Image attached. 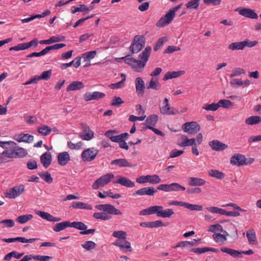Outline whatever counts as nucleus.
Segmentation results:
<instances>
[{
	"label": "nucleus",
	"mask_w": 261,
	"mask_h": 261,
	"mask_svg": "<svg viewBox=\"0 0 261 261\" xmlns=\"http://www.w3.org/2000/svg\"><path fill=\"white\" fill-rule=\"evenodd\" d=\"M126 233L124 231H114L112 236L118 239L113 243V245L119 247L120 250L124 252H129L132 249L130 242L126 240Z\"/></svg>",
	"instance_id": "nucleus-1"
},
{
	"label": "nucleus",
	"mask_w": 261,
	"mask_h": 261,
	"mask_svg": "<svg viewBox=\"0 0 261 261\" xmlns=\"http://www.w3.org/2000/svg\"><path fill=\"white\" fill-rule=\"evenodd\" d=\"M145 39L142 35H136L130 46V51L132 54H136L139 52L145 46Z\"/></svg>",
	"instance_id": "nucleus-2"
},
{
	"label": "nucleus",
	"mask_w": 261,
	"mask_h": 261,
	"mask_svg": "<svg viewBox=\"0 0 261 261\" xmlns=\"http://www.w3.org/2000/svg\"><path fill=\"white\" fill-rule=\"evenodd\" d=\"M124 62L132 67L133 69L138 72H142L145 66V64L139 60H137L129 56L123 57Z\"/></svg>",
	"instance_id": "nucleus-3"
},
{
	"label": "nucleus",
	"mask_w": 261,
	"mask_h": 261,
	"mask_svg": "<svg viewBox=\"0 0 261 261\" xmlns=\"http://www.w3.org/2000/svg\"><path fill=\"white\" fill-rule=\"evenodd\" d=\"M25 187L22 184L15 186L8 189L5 193L6 197L10 199H15L20 196L24 191Z\"/></svg>",
	"instance_id": "nucleus-4"
},
{
	"label": "nucleus",
	"mask_w": 261,
	"mask_h": 261,
	"mask_svg": "<svg viewBox=\"0 0 261 261\" xmlns=\"http://www.w3.org/2000/svg\"><path fill=\"white\" fill-rule=\"evenodd\" d=\"M114 177V175L112 173L105 174L96 179L92 184V187L94 190L98 189L100 187H103L108 184Z\"/></svg>",
	"instance_id": "nucleus-5"
},
{
	"label": "nucleus",
	"mask_w": 261,
	"mask_h": 261,
	"mask_svg": "<svg viewBox=\"0 0 261 261\" xmlns=\"http://www.w3.org/2000/svg\"><path fill=\"white\" fill-rule=\"evenodd\" d=\"M95 208L99 211L107 212L111 215H121L122 212L117 209L114 205L110 204H101L95 206Z\"/></svg>",
	"instance_id": "nucleus-6"
},
{
	"label": "nucleus",
	"mask_w": 261,
	"mask_h": 261,
	"mask_svg": "<svg viewBox=\"0 0 261 261\" xmlns=\"http://www.w3.org/2000/svg\"><path fill=\"white\" fill-rule=\"evenodd\" d=\"M161 181L160 177L156 174L150 175H142L136 179V182L139 184H144L149 182L152 184H159Z\"/></svg>",
	"instance_id": "nucleus-7"
},
{
	"label": "nucleus",
	"mask_w": 261,
	"mask_h": 261,
	"mask_svg": "<svg viewBox=\"0 0 261 261\" xmlns=\"http://www.w3.org/2000/svg\"><path fill=\"white\" fill-rule=\"evenodd\" d=\"M98 153V150L94 147L88 148L84 150L81 154V158L84 162L93 161Z\"/></svg>",
	"instance_id": "nucleus-8"
},
{
	"label": "nucleus",
	"mask_w": 261,
	"mask_h": 261,
	"mask_svg": "<svg viewBox=\"0 0 261 261\" xmlns=\"http://www.w3.org/2000/svg\"><path fill=\"white\" fill-rule=\"evenodd\" d=\"M182 130L190 134H194L198 133L200 129V126L195 121L186 122L182 126Z\"/></svg>",
	"instance_id": "nucleus-9"
},
{
	"label": "nucleus",
	"mask_w": 261,
	"mask_h": 261,
	"mask_svg": "<svg viewBox=\"0 0 261 261\" xmlns=\"http://www.w3.org/2000/svg\"><path fill=\"white\" fill-rule=\"evenodd\" d=\"M245 161H246V158L245 155L240 153H235L231 157L230 163L233 165L241 166L245 164Z\"/></svg>",
	"instance_id": "nucleus-10"
},
{
	"label": "nucleus",
	"mask_w": 261,
	"mask_h": 261,
	"mask_svg": "<svg viewBox=\"0 0 261 261\" xmlns=\"http://www.w3.org/2000/svg\"><path fill=\"white\" fill-rule=\"evenodd\" d=\"M105 94L98 91L93 92H86L83 95L84 99L86 101H90L93 100H98L104 98Z\"/></svg>",
	"instance_id": "nucleus-11"
},
{
	"label": "nucleus",
	"mask_w": 261,
	"mask_h": 261,
	"mask_svg": "<svg viewBox=\"0 0 261 261\" xmlns=\"http://www.w3.org/2000/svg\"><path fill=\"white\" fill-rule=\"evenodd\" d=\"M175 16L169 11L165 16L161 17L156 23L158 27H163L169 24L173 19Z\"/></svg>",
	"instance_id": "nucleus-12"
},
{
	"label": "nucleus",
	"mask_w": 261,
	"mask_h": 261,
	"mask_svg": "<svg viewBox=\"0 0 261 261\" xmlns=\"http://www.w3.org/2000/svg\"><path fill=\"white\" fill-rule=\"evenodd\" d=\"M156 207H157V209L156 210L155 214L158 217L162 218H170L174 214V211L172 209L167 208L164 210L163 207L160 205H156Z\"/></svg>",
	"instance_id": "nucleus-13"
},
{
	"label": "nucleus",
	"mask_w": 261,
	"mask_h": 261,
	"mask_svg": "<svg viewBox=\"0 0 261 261\" xmlns=\"http://www.w3.org/2000/svg\"><path fill=\"white\" fill-rule=\"evenodd\" d=\"M34 43L35 44V46L38 45V41L37 39H34L27 43L18 44L17 45L10 47L9 48V50L18 51L20 50H24L31 47Z\"/></svg>",
	"instance_id": "nucleus-14"
},
{
	"label": "nucleus",
	"mask_w": 261,
	"mask_h": 261,
	"mask_svg": "<svg viewBox=\"0 0 261 261\" xmlns=\"http://www.w3.org/2000/svg\"><path fill=\"white\" fill-rule=\"evenodd\" d=\"M14 139L18 142L31 143L34 140V136L28 134H18L14 136Z\"/></svg>",
	"instance_id": "nucleus-15"
},
{
	"label": "nucleus",
	"mask_w": 261,
	"mask_h": 261,
	"mask_svg": "<svg viewBox=\"0 0 261 261\" xmlns=\"http://www.w3.org/2000/svg\"><path fill=\"white\" fill-rule=\"evenodd\" d=\"M239 13L242 16L251 19H257L258 17V15L254 11L249 8H242L239 10Z\"/></svg>",
	"instance_id": "nucleus-16"
},
{
	"label": "nucleus",
	"mask_w": 261,
	"mask_h": 261,
	"mask_svg": "<svg viewBox=\"0 0 261 261\" xmlns=\"http://www.w3.org/2000/svg\"><path fill=\"white\" fill-rule=\"evenodd\" d=\"M156 192V190H154V188L152 187H148L143 188L136 191L133 193L134 195H138L140 196H143L147 195L149 196H153Z\"/></svg>",
	"instance_id": "nucleus-17"
},
{
	"label": "nucleus",
	"mask_w": 261,
	"mask_h": 261,
	"mask_svg": "<svg viewBox=\"0 0 261 261\" xmlns=\"http://www.w3.org/2000/svg\"><path fill=\"white\" fill-rule=\"evenodd\" d=\"M209 145L213 150L217 151H222L228 148L227 145L216 140L210 142Z\"/></svg>",
	"instance_id": "nucleus-18"
},
{
	"label": "nucleus",
	"mask_w": 261,
	"mask_h": 261,
	"mask_svg": "<svg viewBox=\"0 0 261 261\" xmlns=\"http://www.w3.org/2000/svg\"><path fill=\"white\" fill-rule=\"evenodd\" d=\"M12 148L14 154V158H22L25 156L27 154L25 150L17 146L16 143H15V144H13Z\"/></svg>",
	"instance_id": "nucleus-19"
},
{
	"label": "nucleus",
	"mask_w": 261,
	"mask_h": 261,
	"mask_svg": "<svg viewBox=\"0 0 261 261\" xmlns=\"http://www.w3.org/2000/svg\"><path fill=\"white\" fill-rule=\"evenodd\" d=\"M70 160V156L69 154L66 151L61 152L58 155V162L61 166H65Z\"/></svg>",
	"instance_id": "nucleus-20"
},
{
	"label": "nucleus",
	"mask_w": 261,
	"mask_h": 261,
	"mask_svg": "<svg viewBox=\"0 0 261 261\" xmlns=\"http://www.w3.org/2000/svg\"><path fill=\"white\" fill-rule=\"evenodd\" d=\"M181 142H178V145L180 147H187L193 146L196 143V139L195 138L189 139L186 135L181 136Z\"/></svg>",
	"instance_id": "nucleus-21"
},
{
	"label": "nucleus",
	"mask_w": 261,
	"mask_h": 261,
	"mask_svg": "<svg viewBox=\"0 0 261 261\" xmlns=\"http://www.w3.org/2000/svg\"><path fill=\"white\" fill-rule=\"evenodd\" d=\"M113 182L114 184H119L123 186L128 188H132L135 186L133 181L124 176H119V178L116 181H113Z\"/></svg>",
	"instance_id": "nucleus-22"
},
{
	"label": "nucleus",
	"mask_w": 261,
	"mask_h": 261,
	"mask_svg": "<svg viewBox=\"0 0 261 261\" xmlns=\"http://www.w3.org/2000/svg\"><path fill=\"white\" fill-rule=\"evenodd\" d=\"M37 214L42 218L47 220L50 222H59L61 220V218L55 217L49 213L45 212L38 211L37 212Z\"/></svg>",
	"instance_id": "nucleus-23"
},
{
	"label": "nucleus",
	"mask_w": 261,
	"mask_h": 261,
	"mask_svg": "<svg viewBox=\"0 0 261 261\" xmlns=\"http://www.w3.org/2000/svg\"><path fill=\"white\" fill-rule=\"evenodd\" d=\"M136 92L138 94L143 95L145 89V83L143 80L140 77H138L135 80Z\"/></svg>",
	"instance_id": "nucleus-24"
},
{
	"label": "nucleus",
	"mask_w": 261,
	"mask_h": 261,
	"mask_svg": "<svg viewBox=\"0 0 261 261\" xmlns=\"http://www.w3.org/2000/svg\"><path fill=\"white\" fill-rule=\"evenodd\" d=\"M67 227H70V222L65 221L56 223L53 227V230L56 232H59L65 230Z\"/></svg>",
	"instance_id": "nucleus-25"
},
{
	"label": "nucleus",
	"mask_w": 261,
	"mask_h": 261,
	"mask_svg": "<svg viewBox=\"0 0 261 261\" xmlns=\"http://www.w3.org/2000/svg\"><path fill=\"white\" fill-rule=\"evenodd\" d=\"M83 133L81 135V138L85 140H90L93 137V133L87 125H83Z\"/></svg>",
	"instance_id": "nucleus-26"
},
{
	"label": "nucleus",
	"mask_w": 261,
	"mask_h": 261,
	"mask_svg": "<svg viewBox=\"0 0 261 261\" xmlns=\"http://www.w3.org/2000/svg\"><path fill=\"white\" fill-rule=\"evenodd\" d=\"M40 161L43 166L47 168L51 164V155L50 152H46L40 156Z\"/></svg>",
	"instance_id": "nucleus-27"
},
{
	"label": "nucleus",
	"mask_w": 261,
	"mask_h": 261,
	"mask_svg": "<svg viewBox=\"0 0 261 261\" xmlns=\"http://www.w3.org/2000/svg\"><path fill=\"white\" fill-rule=\"evenodd\" d=\"M206 181L203 179L190 177L188 179V184L191 186H202L205 185Z\"/></svg>",
	"instance_id": "nucleus-28"
},
{
	"label": "nucleus",
	"mask_w": 261,
	"mask_h": 261,
	"mask_svg": "<svg viewBox=\"0 0 261 261\" xmlns=\"http://www.w3.org/2000/svg\"><path fill=\"white\" fill-rule=\"evenodd\" d=\"M84 87V85L81 81H73L70 83L66 88L67 92L70 91L79 90Z\"/></svg>",
	"instance_id": "nucleus-29"
},
{
	"label": "nucleus",
	"mask_w": 261,
	"mask_h": 261,
	"mask_svg": "<svg viewBox=\"0 0 261 261\" xmlns=\"http://www.w3.org/2000/svg\"><path fill=\"white\" fill-rule=\"evenodd\" d=\"M111 164L117 165L120 167H131L133 166L132 164L125 159H118L113 160Z\"/></svg>",
	"instance_id": "nucleus-30"
},
{
	"label": "nucleus",
	"mask_w": 261,
	"mask_h": 261,
	"mask_svg": "<svg viewBox=\"0 0 261 261\" xmlns=\"http://www.w3.org/2000/svg\"><path fill=\"white\" fill-rule=\"evenodd\" d=\"M151 51V47L147 46L139 56L140 59H141L140 61L145 65L148 60Z\"/></svg>",
	"instance_id": "nucleus-31"
},
{
	"label": "nucleus",
	"mask_w": 261,
	"mask_h": 261,
	"mask_svg": "<svg viewBox=\"0 0 261 261\" xmlns=\"http://www.w3.org/2000/svg\"><path fill=\"white\" fill-rule=\"evenodd\" d=\"M160 112L163 114L167 115H175L179 113L178 111L171 108L169 104L165 105L164 106L160 108Z\"/></svg>",
	"instance_id": "nucleus-32"
},
{
	"label": "nucleus",
	"mask_w": 261,
	"mask_h": 261,
	"mask_svg": "<svg viewBox=\"0 0 261 261\" xmlns=\"http://www.w3.org/2000/svg\"><path fill=\"white\" fill-rule=\"evenodd\" d=\"M65 37L61 36H54L47 40H43L40 41V44H50L53 43L64 41Z\"/></svg>",
	"instance_id": "nucleus-33"
},
{
	"label": "nucleus",
	"mask_w": 261,
	"mask_h": 261,
	"mask_svg": "<svg viewBox=\"0 0 261 261\" xmlns=\"http://www.w3.org/2000/svg\"><path fill=\"white\" fill-rule=\"evenodd\" d=\"M66 46V44L64 43H60V44H56L53 45L48 46L46 47L44 49H42L41 51V54L42 56L45 55L47 54L51 50H57L62 47H64Z\"/></svg>",
	"instance_id": "nucleus-34"
},
{
	"label": "nucleus",
	"mask_w": 261,
	"mask_h": 261,
	"mask_svg": "<svg viewBox=\"0 0 261 261\" xmlns=\"http://www.w3.org/2000/svg\"><path fill=\"white\" fill-rule=\"evenodd\" d=\"M261 122V117L258 116H251L245 120L246 124L253 125L259 124Z\"/></svg>",
	"instance_id": "nucleus-35"
},
{
	"label": "nucleus",
	"mask_w": 261,
	"mask_h": 261,
	"mask_svg": "<svg viewBox=\"0 0 261 261\" xmlns=\"http://www.w3.org/2000/svg\"><path fill=\"white\" fill-rule=\"evenodd\" d=\"M185 73V71L179 70L178 71L168 72L164 76L163 80L166 81L169 79L177 77Z\"/></svg>",
	"instance_id": "nucleus-36"
},
{
	"label": "nucleus",
	"mask_w": 261,
	"mask_h": 261,
	"mask_svg": "<svg viewBox=\"0 0 261 261\" xmlns=\"http://www.w3.org/2000/svg\"><path fill=\"white\" fill-rule=\"evenodd\" d=\"M220 250L223 252L226 253L232 257H241V251L236 250L234 249L226 248V247H222L220 248Z\"/></svg>",
	"instance_id": "nucleus-37"
},
{
	"label": "nucleus",
	"mask_w": 261,
	"mask_h": 261,
	"mask_svg": "<svg viewBox=\"0 0 261 261\" xmlns=\"http://www.w3.org/2000/svg\"><path fill=\"white\" fill-rule=\"evenodd\" d=\"M208 174L210 176L218 179H222L225 177L224 173L217 170L211 169L208 170Z\"/></svg>",
	"instance_id": "nucleus-38"
},
{
	"label": "nucleus",
	"mask_w": 261,
	"mask_h": 261,
	"mask_svg": "<svg viewBox=\"0 0 261 261\" xmlns=\"http://www.w3.org/2000/svg\"><path fill=\"white\" fill-rule=\"evenodd\" d=\"M246 236L250 244H254L256 242V237L254 230L252 228L246 232Z\"/></svg>",
	"instance_id": "nucleus-39"
},
{
	"label": "nucleus",
	"mask_w": 261,
	"mask_h": 261,
	"mask_svg": "<svg viewBox=\"0 0 261 261\" xmlns=\"http://www.w3.org/2000/svg\"><path fill=\"white\" fill-rule=\"evenodd\" d=\"M183 206L191 211H201L203 209V207L202 205L190 204L188 202H184Z\"/></svg>",
	"instance_id": "nucleus-40"
},
{
	"label": "nucleus",
	"mask_w": 261,
	"mask_h": 261,
	"mask_svg": "<svg viewBox=\"0 0 261 261\" xmlns=\"http://www.w3.org/2000/svg\"><path fill=\"white\" fill-rule=\"evenodd\" d=\"M33 216L31 214L24 215L18 216L16 218V221L20 224H24L29 220H31Z\"/></svg>",
	"instance_id": "nucleus-41"
},
{
	"label": "nucleus",
	"mask_w": 261,
	"mask_h": 261,
	"mask_svg": "<svg viewBox=\"0 0 261 261\" xmlns=\"http://www.w3.org/2000/svg\"><path fill=\"white\" fill-rule=\"evenodd\" d=\"M93 217L96 219H100L102 220H108L111 218L110 216L102 212L94 213Z\"/></svg>",
	"instance_id": "nucleus-42"
},
{
	"label": "nucleus",
	"mask_w": 261,
	"mask_h": 261,
	"mask_svg": "<svg viewBox=\"0 0 261 261\" xmlns=\"http://www.w3.org/2000/svg\"><path fill=\"white\" fill-rule=\"evenodd\" d=\"M70 227L84 231L87 228V226L82 222H70Z\"/></svg>",
	"instance_id": "nucleus-43"
},
{
	"label": "nucleus",
	"mask_w": 261,
	"mask_h": 261,
	"mask_svg": "<svg viewBox=\"0 0 261 261\" xmlns=\"http://www.w3.org/2000/svg\"><path fill=\"white\" fill-rule=\"evenodd\" d=\"M206 210L213 214H217L224 215L225 210L216 206H209L206 207Z\"/></svg>",
	"instance_id": "nucleus-44"
},
{
	"label": "nucleus",
	"mask_w": 261,
	"mask_h": 261,
	"mask_svg": "<svg viewBox=\"0 0 261 261\" xmlns=\"http://www.w3.org/2000/svg\"><path fill=\"white\" fill-rule=\"evenodd\" d=\"M158 120V117L156 115L153 114L149 116L146 120V123L147 126H154Z\"/></svg>",
	"instance_id": "nucleus-45"
},
{
	"label": "nucleus",
	"mask_w": 261,
	"mask_h": 261,
	"mask_svg": "<svg viewBox=\"0 0 261 261\" xmlns=\"http://www.w3.org/2000/svg\"><path fill=\"white\" fill-rule=\"evenodd\" d=\"M161 87V86L158 82V80L154 78H152L148 86H147L148 89H152L155 90L160 89Z\"/></svg>",
	"instance_id": "nucleus-46"
},
{
	"label": "nucleus",
	"mask_w": 261,
	"mask_h": 261,
	"mask_svg": "<svg viewBox=\"0 0 261 261\" xmlns=\"http://www.w3.org/2000/svg\"><path fill=\"white\" fill-rule=\"evenodd\" d=\"M156 209L157 207H156V205L148 207V208H146L141 211L140 213V214L142 216L155 214Z\"/></svg>",
	"instance_id": "nucleus-47"
},
{
	"label": "nucleus",
	"mask_w": 261,
	"mask_h": 261,
	"mask_svg": "<svg viewBox=\"0 0 261 261\" xmlns=\"http://www.w3.org/2000/svg\"><path fill=\"white\" fill-rule=\"evenodd\" d=\"M228 48L231 50H243L244 49L242 41L231 43L228 45Z\"/></svg>",
	"instance_id": "nucleus-48"
},
{
	"label": "nucleus",
	"mask_w": 261,
	"mask_h": 261,
	"mask_svg": "<svg viewBox=\"0 0 261 261\" xmlns=\"http://www.w3.org/2000/svg\"><path fill=\"white\" fill-rule=\"evenodd\" d=\"M37 130L39 133L45 136L49 134L51 131L50 127L46 125L39 127Z\"/></svg>",
	"instance_id": "nucleus-49"
},
{
	"label": "nucleus",
	"mask_w": 261,
	"mask_h": 261,
	"mask_svg": "<svg viewBox=\"0 0 261 261\" xmlns=\"http://www.w3.org/2000/svg\"><path fill=\"white\" fill-rule=\"evenodd\" d=\"M81 246L85 249L88 251H90L96 248V244L93 241H86L84 244H82Z\"/></svg>",
	"instance_id": "nucleus-50"
},
{
	"label": "nucleus",
	"mask_w": 261,
	"mask_h": 261,
	"mask_svg": "<svg viewBox=\"0 0 261 261\" xmlns=\"http://www.w3.org/2000/svg\"><path fill=\"white\" fill-rule=\"evenodd\" d=\"M128 136V134L124 133L118 135H116L114 137H111V140L113 142H116L118 144L124 139Z\"/></svg>",
	"instance_id": "nucleus-51"
},
{
	"label": "nucleus",
	"mask_w": 261,
	"mask_h": 261,
	"mask_svg": "<svg viewBox=\"0 0 261 261\" xmlns=\"http://www.w3.org/2000/svg\"><path fill=\"white\" fill-rule=\"evenodd\" d=\"M215 241L220 244H223L227 240L226 237L221 233H215L213 235Z\"/></svg>",
	"instance_id": "nucleus-52"
},
{
	"label": "nucleus",
	"mask_w": 261,
	"mask_h": 261,
	"mask_svg": "<svg viewBox=\"0 0 261 261\" xmlns=\"http://www.w3.org/2000/svg\"><path fill=\"white\" fill-rule=\"evenodd\" d=\"M218 104H219L220 107H221L225 109H228L233 106V102L227 99L220 100Z\"/></svg>",
	"instance_id": "nucleus-53"
},
{
	"label": "nucleus",
	"mask_w": 261,
	"mask_h": 261,
	"mask_svg": "<svg viewBox=\"0 0 261 261\" xmlns=\"http://www.w3.org/2000/svg\"><path fill=\"white\" fill-rule=\"evenodd\" d=\"M220 108L218 103H212L211 104H204L202 108L207 111H216Z\"/></svg>",
	"instance_id": "nucleus-54"
},
{
	"label": "nucleus",
	"mask_w": 261,
	"mask_h": 261,
	"mask_svg": "<svg viewBox=\"0 0 261 261\" xmlns=\"http://www.w3.org/2000/svg\"><path fill=\"white\" fill-rule=\"evenodd\" d=\"M38 174L41 178L48 184H51L53 181L51 174L48 172L39 173Z\"/></svg>",
	"instance_id": "nucleus-55"
},
{
	"label": "nucleus",
	"mask_w": 261,
	"mask_h": 261,
	"mask_svg": "<svg viewBox=\"0 0 261 261\" xmlns=\"http://www.w3.org/2000/svg\"><path fill=\"white\" fill-rule=\"evenodd\" d=\"M246 73V71L243 68L241 67H238L234 68L232 71V73L229 74V76L230 77L239 76L242 74H244Z\"/></svg>",
	"instance_id": "nucleus-56"
},
{
	"label": "nucleus",
	"mask_w": 261,
	"mask_h": 261,
	"mask_svg": "<svg viewBox=\"0 0 261 261\" xmlns=\"http://www.w3.org/2000/svg\"><path fill=\"white\" fill-rule=\"evenodd\" d=\"M200 0H191L187 4L186 7L188 9H197L199 6Z\"/></svg>",
	"instance_id": "nucleus-57"
},
{
	"label": "nucleus",
	"mask_w": 261,
	"mask_h": 261,
	"mask_svg": "<svg viewBox=\"0 0 261 261\" xmlns=\"http://www.w3.org/2000/svg\"><path fill=\"white\" fill-rule=\"evenodd\" d=\"M168 40L167 37H162L160 38L155 45L154 46V50L158 51L162 46H163L164 44Z\"/></svg>",
	"instance_id": "nucleus-58"
},
{
	"label": "nucleus",
	"mask_w": 261,
	"mask_h": 261,
	"mask_svg": "<svg viewBox=\"0 0 261 261\" xmlns=\"http://www.w3.org/2000/svg\"><path fill=\"white\" fill-rule=\"evenodd\" d=\"M208 231L213 232H215L217 231L223 232L222 226L219 224L212 225L210 226ZM224 232L227 233L226 231H224Z\"/></svg>",
	"instance_id": "nucleus-59"
},
{
	"label": "nucleus",
	"mask_w": 261,
	"mask_h": 261,
	"mask_svg": "<svg viewBox=\"0 0 261 261\" xmlns=\"http://www.w3.org/2000/svg\"><path fill=\"white\" fill-rule=\"evenodd\" d=\"M83 143L82 142H79L77 143H73L71 141L67 142L68 147L71 149L79 150L82 148Z\"/></svg>",
	"instance_id": "nucleus-60"
},
{
	"label": "nucleus",
	"mask_w": 261,
	"mask_h": 261,
	"mask_svg": "<svg viewBox=\"0 0 261 261\" xmlns=\"http://www.w3.org/2000/svg\"><path fill=\"white\" fill-rule=\"evenodd\" d=\"M96 54L95 50L87 51L82 55V57L85 60H90L94 58Z\"/></svg>",
	"instance_id": "nucleus-61"
},
{
	"label": "nucleus",
	"mask_w": 261,
	"mask_h": 261,
	"mask_svg": "<svg viewBox=\"0 0 261 261\" xmlns=\"http://www.w3.org/2000/svg\"><path fill=\"white\" fill-rule=\"evenodd\" d=\"M3 225L2 227H12L14 226L15 223L12 219H5L0 221V226Z\"/></svg>",
	"instance_id": "nucleus-62"
},
{
	"label": "nucleus",
	"mask_w": 261,
	"mask_h": 261,
	"mask_svg": "<svg viewBox=\"0 0 261 261\" xmlns=\"http://www.w3.org/2000/svg\"><path fill=\"white\" fill-rule=\"evenodd\" d=\"M170 192H172L179 191L180 190L184 191L185 190L186 188L178 183L174 182L170 184Z\"/></svg>",
	"instance_id": "nucleus-63"
},
{
	"label": "nucleus",
	"mask_w": 261,
	"mask_h": 261,
	"mask_svg": "<svg viewBox=\"0 0 261 261\" xmlns=\"http://www.w3.org/2000/svg\"><path fill=\"white\" fill-rule=\"evenodd\" d=\"M89 10V8L87 7L85 5H80L79 7H73L72 9L71 10V12L73 14L77 12H82V11H88Z\"/></svg>",
	"instance_id": "nucleus-64"
}]
</instances>
